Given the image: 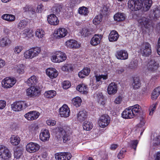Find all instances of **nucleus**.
Listing matches in <instances>:
<instances>
[{"instance_id": "f257e3e1", "label": "nucleus", "mask_w": 160, "mask_h": 160, "mask_svg": "<svg viewBox=\"0 0 160 160\" xmlns=\"http://www.w3.org/2000/svg\"><path fill=\"white\" fill-rule=\"evenodd\" d=\"M151 0H145L143 5L141 0H129L128 2V8L132 11H137L141 9L142 7L144 11H148L152 6Z\"/></svg>"}, {"instance_id": "f03ea898", "label": "nucleus", "mask_w": 160, "mask_h": 160, "mask_svg": "<svg viewBox=\"0 0 160 160\" xmlns=\"http://www.w3.org/2000/svg\"><path fill=\"white\" fill-rule=\"evenodd\" d=\"M148 71L152 72H160V65L154 59H150L147 65Z\"/></svg>"}, {"instance_id": "7ed1b4c3", "label": "nucleus", "mask_w": 160, "mask_h": 160, "mask_svg": "<svg viewBox=\"0 0 160 160\" xmlns=\"http://www.w3.org/2000/svg\"><path fill=\"white\" fill-rule=\"evenodd\" d=\"M41 52L39 47L31 48L26 51L24 53V57L26 59H32L37 56Z\"/></svg>"}, {"instance_id": "20e7f679", "label": "nucleus", "mask_w": 160, "mask_h": 160, "mask_svg": "<svg viewBox=\"0 0 160 160\" xmlns=\"http://www.w3.org/2000/svg\"><path fill=\"white\" fill-rule=\"evenodd\" d=\"M140 50L141 54L144 57H148L152 53L151 45L148 42L144 43L142 45Z\"/></svg>"}, {"instance_id": "39448f33", "label": "nucleus", "mask_w": 160, "mask_h": 160, "mask_svg": "<svg viewBox=\"0 0 160 160\" xmlns=\"http://www.w3.org/2000/svg\"><path fill=\"white\" fill-rule=\"evenodd\" d=\"M66 58V55L65 53L61 52H57L52 56L51 60L53 62L59 63L65 60Z\"/></svg>"}, {"instance_id": "423d86ee", "label": "nucleus", "mask_w": 160, "mask_h": 160, "mask_svg": "<svg viewBox=\"0 0 160 160\" xmlns=\"http://www.w3.org/2000/svg\"><path fill=\"white\" fill-rule=\"evenodd\" d=\"M16 82L14 78L7 77L3 80L2 82V87L5 88H9L12 87Z\"/></svg>"}, {"instance_id": "0eeeda50", "label": "nucleus", "mask_w": 160, "mask_h": 160, "mask_svg": "<svg viewBox=\"0 0 160 160\" xmlns=\"http://www.w3.org/2000/svg\"><path fill=\"white\" fill-rule=\"evenodd\" d=\"M0 156L5 160H8L11 157L9 151L4 146L0 145Z\"/></svg>"}, {"instance_id": "6e6552de", "label": "nucleus", "mask_w": 160, "mask_h": 160, "mask_svg": "<svg viewBox=\"0 0 160 160\" xmlns=\"http://www.w3.org/2000/svg\"><path fill=\"white\" fill-rule=\"evenodd\" d=\"M110 118L107 115H103L99 118L98 123L99 126L102 128L106 127L109 124Z\"/></svg>"}, {"instance_id": "1a4fd4ad", "label": "nucleus", "mask_w": 160, "mask_h": 160, "mask_svg": "<svg viewBox=\"0 0 160 160\" xmlns=\"http://www.w3.org/2000/svg\"><path fill=\"white\" fill-rule=\"evenodd\" d=\"M40 148V146L38 144L33 142L28 143L26 146L27 151L30 153H33L37 151Z\"/></svg>"}, {"instance_id": "9d476101", "label": "nucleus", "mask_w": 160, "mask_h": 160, "mask_svg": "<svg viewBox=\"0 0 160 160\" xmlns=\"http://www.w3.org/2000/svg\"><path fill=\"white\" fill-rule=\"evenodd\" d=\"M27 94L30 97H34L40 94L39 90L37 88L31 86L27 90Z\"/></svg>"}, {"instance_id": "9b49d317", "label": "nucleus", "mask_w": 160, "mask_h": 160, "mask_svg": "<svg viewBox=\"0 0 160 160\" xmlns=\"http://www.w3.org/2000/svg\"><path fill=\"white\" fill-rule=\"evenodd\" d=\"M55 156L57 160H69L71 158L70 153L67 152L57 153Z\"/></svg>"}, {"instance_id": "f8f14e48", "label": "nucleus", "mask_w": 160, "mask_h": 160, "mask_svg": "<svg viewBox=\"0 0 160 160\" xmlns=\"http://www.w3.org/2000/svg\"><path fill=\"white\" fill-rule=\"evenodd\" d=\"M60 115L62 117L67 118L69 116L70 110L66 104L63 105L59 108Z\"/></svg>"}, {"instance_id": "ddd939ff", "label": "nucleus", "mask_w": 160, "mask_h": 160, "mask_svg": "<svg viewBox=\"0 0 160 160\" xmlns=\"http://www.w3.org/2000/svg\"><path fill=\"white\" fill-rule=\"evenodd\" d=\"M40 113L36 111H33L26 113L24 115V117L28 120H33L37 119Z\"/></svg>"}, {"instance_id": "4468645a", "label": "nucleus", "mask_w": 160, "mask_h": 160, "mask_svg": "<svg viewBox=\"0 0 160 160\" xmlns=\"http://www.w3.org/2000/svg\"><path fill=\"white\" fill-rule=\"evenodd\" d=\"M150 19L148 18L143 16L141 17L138 20V22L139 25L142 27H145L148 28L150 24Z\"/></svg>"}, {"instance_id": "2eb2a0df", "label": "nucleus", "mask_w": 160, "mask_h": 160, "mask_svg": "<svg viewBox=\"0 0 160 160\" xmlns=\"http://www.w3.org/2000/svg\"><path fill=\"white\" fill-rule=\"evenodd\" d=\"M116 56L118 59L124 60L128 58V54L127 51L122 50L117 52Z\"/></svg>"}, {"instance_id": "dca6fc26", "label": "nucleus", "mask_w": 160, "mask_h": 160, "mask_svg": "<svg viewBox=\"0 0 160 160\" xmlns=\"http://www.w3.org/2000/svg\"><path fill=\"white\" fill-rule=\"evenodd\" d=\"M47 20L48 22L51 25H57L59 22L58 18L53 14L48 15Z\"/></svg>"}, {"instance_id": "f3484780", "label": "nucleus", "mask_w": 160, "mask_h": 160, "mask_svg": "<svg viewBox=\"0 0 160 160\" xmlns=\"http://www.w3.org/2000/svg\"><path fill=\"white\" fill-rule=\"evenodd\" d=\"M25 104L24 102L23 101H18L14 102L11 105L12 109L15 111H21L23 106Z\"/></svg>"}, {"instance_id": "a211bd4d", "label": "nucleus", "mask_w": 160, "mask_h": 160, "mask_svg": "<svg viewBox=\"0 0 160 160\" xmlns=\"http://www.w3.org/2000/svg\"><path fill=\"white\" fill-rule=\"evenodd\" d=\"M39 137L40 139L43 142L48 140L50 138V134L48 130L46 129L42 130Z\"/></svg>"}, {"instance_id": "6ab92c4d", "label": "nucleus", "mask_w": 160, "mask_h": 160, "mask_svg": "<svg viewBox=\"0 0 160 160\" xmlns=\"http://www.w3.org/2000/svg\"><path fill=\"white\" fill-rule=\"evenodd\" d=\"M46 73L51 79L56 78L58 74L56 69L53 68H49L47 69L46 70Z\"/></svg>"}, {"instance_id": "aec40b11", "label": "nucleus", "mask_w": 160, "mask_h": 160, "mask_svg": "<svg viewBox=\"0 0 160 160\" xmlns=\"http://www.w3.org/2000/svg\"><path fill=\"white\" fill-rule=\"evenodd\" d=\"M11 42V41L8 36H3L0 38V46L1 47L8 46Z\"/></svg>"}, {"instance_id": "412c9836", "label": "nucleus", "mask_w": 160, "mask_h": 160, "mask_svg": "<svg viewBox=\"0 0 160 160\" xmlns=\"http://www.w3.org/2000/svg\"><path fill=\"white\" fill-rule=\"evenodd\" d=\"M68 33L67 30L64 28H60L54 31V34L57 35V38H61L65 37Z\"/></svg>"}, {"instance_id": "4be33fe9", "label": "nucleus", "mask_w": 160, "mask_h": 160, "mask_svg": "<svg viewBox=\"0 0 160 160\" xmlns=\"http://www.w3.org/2000/svg\"><path fill=\"white\" fill-rule=\"evenodd\" d=\"M102 38V35L101 34H95L91 39L90 44L93 46L97 45L100 43Z\"/></svg>"}, {"instance_id": "5701e85b", "label": "nucleus", "mask_w": 160, "mask_h": 160, "mask_svg": "<svg viewBox=\"0 0 160 160\" xmlns=\"http://www.w3.org/2000/svg\"><path fill=\"white\" fill-rule=\"evenodd\" d=\"M107 91L109 95L114 94L117 91V85L114 82L111 83L108 87Z\"/></svg>"}, {"instance_id": "b1692460", "label": "nucleus", "mask_w": 160, "mask_h": 160, "mask_svg": "<svg viewBox=\"0 0 160 160\" xmlns=\"http://www.w3.org/2000/svg\"><path fill=\"white\" fill-rule=\"evenodd\" d=\"M66 45L68 48H78L79 47V44L78 42L73 39L68 40L66 42Z\"/></svg>"}, {"instance_id": "393cba45", "label": "nucleus", "mask_w": 160, "mask_h": 160, "mask_svg": "<svg viewBox=\"0 0 160 160\" xmlns=\"http://www.w3.org/2000/svg\"><path fill=\"white\" fill-rule=\"evenodd\" d=\"M92 31L90 30L89 29L84 28L79 31L78 35L82 36L83 37H88L92 33Z\"/></svg>"}, {"instance_id": "a878e982", "label": "nucleus", "mask_w": 160, "mask_h": 160, "mask_svg": "<svg viewBox=\"0 0 160 160\" xmlns=\"http://www.w3.org/2000/svg\"><path fill=\"white\" fill-rule=\"evenodd\" d=\"M131 109H130L129 107L128 108L125 109L122 113V117L125 119L133 118L134 117L133 114L131 112Z\"/></svg>"}, {"instance_id": "bb28decb", "label": "nucleus", "mask_w": 160, "mask_h": 160, "mask_svg": "<svg viewBox=\"0 0 160 160\" xmlns=\"http://www.w3.org/2000/svg\"><path fill=\"white\" fill-rule=\"evenodd\" d=\"M59 135L62 138L64 143L66 142L70 139V137L67 132L63 129H61L60 130Z\"/></svg>"}, {"instance_id": "cd10ccee", "label": "nucleus", "mask_w": 160, "mask_h": 160, "mask_svg": "<svg viewBox=\"0 0 160 160\" xmlns=\"http://www.w3.org/2000/svg\"><path fill=\"white\" fill-rule=\"evenodd\" d=\"M90 71V68L87 67L84 68L78 72V76L80 78H84L89 74Z\"/></svg>"}, {"instance_id": "c85d7f7f", "label": "nucleus", "mask_w": 160, "mask_h": 160, "mask_svg": "<svg viewBox=\"0 0 160 160\" xmlns=\"http://www.w3.org/2000/svg\"><path fill=\"white\" fill-rule=\"evenodd\" d=\"M119 36V35L117 31L112 30L109 34L108 38L110 42H115L117 40Z\"/></svg>"}, {"instance_id": "c756f323", "label": "nucleus", "mask_w": 160, "mask_h": 160, "mask_svg": "<svg viewBox=\"0 0 160 160\" xmlns=\"http://www.w3.org/2000/svg\"><path fill=\"white\" fill-rule=\"evenodd\" d=\"M87 112L83 110L80 111L77 114L78 120L80 122L84 121L87 118Z\"/></svg>"}, {"instance_id": "7c9ffc66", "label": "nucleus", "mask_w": 160, "mask_h": 160, "mask_svg": "<svg viewBox=\"0 0 160 160\" xmlns=\"http://www.w3.org/2000/svg\"><path fill=\"white\" fill-rule=\"evenodd\" d=\"M98 102L100 105H103L105 103L104 99L102 93L101 92H98L94 95Z\"/></svg>"}, {"instance_id": "2f4dec72", "label": "nucleus", "mask_w": 160, "mask_h": 160, "mask_svg": "<svg viewBox=\"0 0 160 160\" xmlns=\"http://www.w3.org/2000/svg\"><path fill=\"white\" fill-rule=\"evenodd\" d=\"M27 83L29 86L34 87L38 83V78L36 76L33 75L28 79Z\"/></svg>"}, {"instance_id": "473e14b6", "label": "nucleus", "mask_w": 160, "mask_h": 160, "mask_svg": "<svg viewBox=\"0 0 160 160\" xmlns=\"http://www.w3.org/2000/svg\"><path fill=\"white\" fill-rule=\"evenodd\" d=\"M129 108L131 109V112L133 114V116L137 115L141 110V107L138 104L129 107Z\"/></svg>"}, {"instance_id": "72a5a7b5", "label": "nucleus", "mask_w": 160, "mask_h": 160, "mask_svg": "<svg viewBox=\"0 0 160 160\" xmlns=\"http://www.w3.org/2000/svg\"><path fill=\"white\" fill-rule=\"evenodd\" d=\"M114 18L115 21L118 22L123 21L125 18V15L123 13L118 12L114 15Z\"/></svg>"}, {"instance_id": "f704fd0d", "label": "nucleus", "mask_w": 160, "mask_h": 160, "mask_svg": "<svg viewBox=\"0 0 160 160\" xmlns=\"http://www.w3.org/2000/svg\"><path fill=\"white\" fill-rule=\"evenodd\" d=\"M20 138L15 135H12L10 139V142L13 145L16 146L18 145L20 142Z\"/></svg>"}, {"instance_id": "c9c22d12", "label": "nucleus", "mask_w": 160, "mask_h": 160, "mask_svg": "<svg viewBox=\"0 0 160 160\" xmlns=\"http://www.w3.org/2000/svg\"><path fill=\"white\" fill-rule=\"evenodd\" d=\"M141 83L140 79L137 77H134L133 79L132 86L134 89H136L140 87Z\"/></svg>"}, {"instance_id": "e433bc0d", "label": "nucleus", "mask_w": 160, "mask_h": 160, "mask_svg": "<svg viewBox=\"0 0 160 160\" xmlns=\"http://www.w3.org/2000/svg\"><path fill=\"white\" fill-rule=\"evenodd\" d=\"M160 94V87L156 88L152 93L151 98L152 100H155L157 98Z\"/></svg>"}, {"instance_id": "4c0bfd02", "label": "nucleus", "mask_w": 160, "mask_h": 160, "mask_svg": "<svg viewBox=\"0 0 160 160\" xmlns=\"http://www.w3.org/2000/svg\"><path fill=\"white\" fill-rule=\"evenodd\" d=\"M72 102L73 105L76 107H78L81 105L82 101L80 98L77 97L73 98Z\"/></svg>"}, {"instance_id": "58836bf2", "label": "nucleus", "mask_w": 160, "mask_h": 160, "mask_svg": "<svg viewBox=\"0 0 160 160\" xmlns=\"http://www.w3.org/2000/svg\"><path fill=\"white\" fill-rule=\"evenodd\" d=\"M2 18L3 19L8 21H13L15 18L14 15L7 14L3 15L2 16Z\"/></svg>"}, {"instance_id": "ea45409f", "label": "nucleus", "mask_w": 160, "mask_h": 160, "mask_svg": "<svg viewBox=\"0 0 160 160\" xmlns=\"http://www.w3.org/2000/svg\"><path fill=\"white\" fill-rule=\"evenodd\" d=\"M78 11L80 14L84 16L87 15L89 12L88 8L84 6L79 8Z\"/></svg>"}, {"instance_id": "a19ab883", "label": "nucleus", "mask_w": 160, "mask_h": 160, "mask_svg": "<svg viewBox=\"0 0 160 160\" xmlns=\"http://www.w3.org/2000/svg\"><path fill=\"white\" fill-rule=\"evenodd\" d=\"M23 149L22 148L17 149L14 152L15 158L17 159L20 158L23 154Z\"/></svg>"}, {"instance_id": "79ce46f5", "label": "nucleus", "mask_w": 160, "mask_h": 160, "mask_svg": "<svg viewBox=\"0 0 160 160\" xmlns=\"http://www.w3.org/2000/svg\"><path fill=\"white\" fill-rule=\"evenodd\" d=\"M92 123L90 122L85 121L83 125V128L87 131L90 130L92 128Z\"/></svg>"}, {"instance_id": "37998d69", "label": "nucleus", "mask_w": 160, "mask_h": 160, "mask_svg": "<svg viewBox=\"0 0 160 160\" xmlns=\"http://www.w3.org/2000/svg\"><path fill=\"white\" fill-rule=\"evenodd\" d=\"M95 78L97 82H99V83L101 84L102 83V82L101 81V79H102L103 80L107 79L108 78V75L107 74L105 75L101 74L99 75H95Z\"/></svg>"}, {"instance_id": "c03bdc74", "label": "nucleus", "mask_w": 160, "mask_h": 160, "mask_svg": "<svg viewBox=\"0 0 160 160\" xmlns=\"http://www.w3.org/2000/svg\"><path fill=\"white\" fill-rule=\"evenodd\" d=\"M76 89L80 92L84 93L86 92L87 88L86 86L83 84L78 85L76 88Z\"/></svg>"}, {"instance_id": "a18cd8bd", "label": "nucleus", "mask_w": 160, "mask_h": 160, "mask_svg": "<svg viewBox=\"0 0 160 160\" xmlns=\"http://www.w3.org/2000/svg\"><path fill=\"white\" fill-rule=\"evenodd\" d=\"M56 92L53 90H50L45 92L44 95L48 98H52L56 95Z\"/></svg>"}, {"instance_id": "49530a36", "label": "nucleus", "mask_w": 160, "mask_h": 160, "mask_svg": "<svg viewBox=\"0 0 160 160\" xmlns=\"http://www.w3.org/2000/svg\"><path fill=\"white\" fill-rule=\"evenodd\" d=\"M28 23V20H22L18 23V27L20 29H22L27 25Z\"/></svg>"}, {"instance_id": "de8ad7c7", "label": "nucleus", "mask_w": 160, "mask_h": 160, "mask_svg": "<svg viewBox=\"0 0 160 160\" xmlns=\"http://www.w3.org/2000/svg\"><path fill=\"white\" fill-rule=\"evenodd\" d=\"M45 32L42 29H38L35 32L36 36L38 38H42Z\"/></svg>"}, {"instance_id": "09e8293b", "label": "nucleus", "mask_w": 160, "mask_h": 160, "mask_svg": "<svg viewBox=\"0 0 160 160\" xmlns=\"http://www.w3.org/2000/svg\"><path fill=\"white\" fill-rule=\"evenodd\" d=\"M102 16L99 15L96 16L93 20V22L95 25H97L100 23L102 21Z\"/></svg>"}, {"instance_id": "8fccbe9b", "label": "nucleus", "mask_w": 160, "mask_h": 160, "mask_svg": "<svg viewBox=\"0 0 160 160\" xmlns=\"http://www.w3.org/2000/svg\"><path fill=\"white\" fill-rule=\"evenodd\" d=\"M152 12L154 17L157 18L160 17V12L158 8H154Z\"/></svg>"}, {"instance_id": "3c124183", "label": "nucleus", "mask_w": 160, "mask_h": 160, "mask_svg": "<svg viewBox=\"0 0 160 160\" xmlns=\"http://www.w3.org/2000/svg\"><path fill=\"white\" fill-rule=\"evenodd\" d=\"M24 67L23 64H19L18 66L17 71L20 74H22L24 73Z\"/></svg>"}, {"instance_id": "603ef678", "label": "nucleus", "mask_w": 160, "mask_h": 160, "mask_svg": "<svg viewBox=\"0 0 160 160\" xmlns=\"http://www.w3.org/2000/svg\"><path fill=\"white\" fill-rule=\"evenodd\" d=\"M153 144L154 146L160 144V136H157L154 138L153 140Z\"/></svg>"}, {"instance_id": "864d4df0", "label": "nucleus", "mask_w": 160, "mask_h": 160, "mask_svg": "<svg viewBox=\"0 0 160 160\" xmlns=\"http://www.w3.org/2000/svg\"><path fill=\"white\" fill-rule=\"evenodd\" d=\"M23 9L25 12L28 11L32 12H35V9L31 6H26L25 7L23 8Z\"/></svg>"}, {"instance_id": "5fc2aeb1", "label": "nucleus", "mask_w": 160, "mask_h": 160, "mask_svg": "<svg viewBox=\"0 0 160 160\" xmlns=\"http://www.w3.org/2000/svg\"><path fill=\"white\" fill-rule=\"evenodd\" d=\"M100 15L102 16L103 15H107L108 13V8L107 6H104L102 9L101 10Z\"/></svg>"}, {"instance_id": "6e6d98bb", "label": "nucleus", "mask_w": 160, "mask_h": 160, "mask_svg": "<svg viewBox=\"0 0 160 160\" xmlns=\"http://www.w3.org/2000/svg\"><path fill=\"white\" fill-rule=\"evenodd\" d=\"M138 143V141L137 140H133L130 142V147L134 149V150L135 151Z\"/></svg>"}, {"instance_id": "4d7b16f0", "label": "nucleus", "mask_w": 160, "mask_h": 160, "mask_svg": "<svg viewBox=\"0 0 160 160\" xmlns=\"http://www.w3.org/2000/svg\"><path fill=\"white\" fill-rule=\"evenodd\" d=\"M70 82L68 81H65L63 82L62 87L63 89H67L70 87Z\"/></svg>"}, {"instance_id": "13d9d810", "label": "nucleus", "mask_w": 160, "mask_h": 160, "mask_svg": "<svg viewBox=\"0 0 160 160\" xmlns=\"http://www.w3.org/2000/svg\"><path fill=\"white\" fill-rule=\"evenodd\" d=\"M22 49V47L20 46H17L14 49V52L15 53L18 54Z\"/></svg>"}, {"instance_id": "bf43d9fd", "label": "nucleus", "mask_w": 160, "mask_h": 160, "mask_svg": "<svg viewBox=\"0 0 160 160\" xmlns=\"http://www.w3.org/2000/svg\"><path fill=\"white\" fill-rule=\"evenodd\" d=\"M138 66V62L136 61H134L131 62L130 64L129 67L132 69H135L137 68Z\"/></svg>"}, {"instance_id": "052dcab7", "label": "nucleus", "mask_w": 160, "mask_h": 160, "mask_svg": "<svg viewBox=\"0 0 160 160\" xmlns=\"http://www.w3.org/2000/svg\"><path fill=\"white\" fill-rule=\"evenodd\" d=\"M62 69L63 71L69 72L70 71H72V68L68 65H67L63 66L62 68Z\"/></svg>"}, {"instance_id": "680f3d73", "label": "nucleus", "mask_w": 160, "mask_h": 160, "mask_svg": "<svg viewBox=\"0 0 160 160\" xmlns=\"http://www.w3.org/2000/svg\"><path fill=\"white\" fill-rule=\"evenodd\" d=\"M46 122L48 125L53 126L56 124V122L54 120H48Z\"/></svg>"}, {"instance_id": "e2e57ef3", "label": "nucleus", "mask_w": 160, "mask_h": 160, "mask_svg": "<svg viewBox=\"0 0 160 160\" xmlns=\"http://www.w3.org/2000/svg\"><path fill=\"white\" fill-rule=\"evenodd\" d=\"M122 99V97L119 96L116 98L114 101V102L116 104H119L121 102Z\"/></svg>"}, {"instance_id": "0e129e2a", "label": "nucleus", "mask_w": 160, "mask_h": 160, "mask_svg": "<svg viewBox=\"0 0 160 160\" xmlns=\"http://www.w3.org/2000/svg\"><path fill=\"white\" fill-rule=\"evenodd\" d=\"M126 150H121L120 152H119L118 156L117 157L119 159H121L122 158H123V157L122 156L123 155L124 153H125L126 152Z\"/></svg>"}, {"instance_id": "69168bd1", "label": "nucleus", "mask_w": 160, "mask_h": 160, "mask_svg": "<svg viewBox=\"0 0 160 160\" xmlns=\"http://www.w3.org/2000/svg\"><path fill=\"white\" fill-rule=\"evenodd\" d=\"M6 105V101L4 100H0V109L4 108Z\"/></svg>"}, {"instance_id": "338daca9", "label": "nucleus", "mask_w": 160, "mask_h": 160, "mask_svg": "<svg viewBox=\"0 0 160 160\" xmlns=\"http://www.w3.org/2000/svg\"><path fill=\"white\" fill-rule=\"evenodd\" d=\"M145 124V120L144 118H142L140 120V123L137 125V126L138 127H141L143 126Z\"/></svg>"}, {"instance_id": "774afa93", "label": "nucleus", "mask_w": 160, "mask_h": 160, "mask_svg": "<svg viewBox=\"0 0 160 160\" xmlns=\"http://www.w3.org/2000/svg\"><path fill=\"white\" fill-rule=\"evenodd\" d=\"M157 53L160 55V36L158 40V44L157 47Z\"/></svg>"}]
</instances>
